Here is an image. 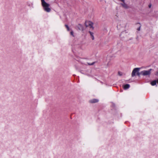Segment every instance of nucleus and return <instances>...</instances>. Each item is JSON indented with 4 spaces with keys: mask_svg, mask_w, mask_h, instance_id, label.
I'll use <instances>...</instances> for the list:
<instances>
[{
    "mask_svg": "<svg viewBox=\"0 0 158 158\" xmlns=\"http://www.w3.org/2000/svg\"><path fill=\"white\" fill-rule=\"evenodd\" d=\"M156 81L157 83V84H158V79Z\"/></svg>",
    "mask_w": 158,
    "mask_h": 158,
    "instance_id": "obj_20",
    "label": "nucleus"
},
{
    "mask_svg": "<svg viewBox=\"0 0 158 158\" xmlns=\"http://www.w3.org/2000/svg\"><path fill=\"white\" fill-rule=\"evenodd\" d=\"M121 5L124 8H128V6L127 4H126L124 2H123V3H121Z\"/></svg>",
    "mask_w": 158,
    "mask_h": 158,
    "instance_id": "obj_6",
    "label": "nucleus"
},
{
    "mask_svg": "<svg viewBox=\"0 0 158 158\" xmlns=\"http://www.w3.org/2000/svg\"><path fill=\"white\" fill-rule=\"evenodd\" d=\"M85 24L86 27H89L91 30L94 29V27L93 26V23L89 21H86L85 22Z\"/></svg>",
    "mask_w": 158,
    "mask_h": 158,
    "instance_id": "obj_3",
    "label": "nucleus"
},
{
    "mask_svg": "<svg viewBox=\"0 0 158 158\" xmlns=\"http://www.w3.org/2000/svg\"><path fill=\"white\" fill-rule=\"evenodd\" d=\"M123 86L124 89H127L130 87V85L129 84H127L123 85Z\"/></svg>",
    "mask_w": 158,
    "mask_h": 158,
    "instance_id": "obj_5",
    "label": "nucleus"
},
{
    "mask_svg": "<svg viewBox=\"0 0 158 158\" xmlns=\"http://www.w3.org/2000/svg\"><path fill=\"white\" fill-rule=\"evenodd\" d=\"M118 74L119 76H121L122 75V72H118Z\"/></svg>",
    "mask_w": 158,
    "mask_h": 158,
    "instance_id": "obj_15",
    "label": "nucleus"
},
{
    "mask_svg": "<svg viewBox=\"0 0 158 158\" xmlns=\"http://www.w3.org/2000/svg\"><path fill=\"white\" fill-rule=\"evenodd\" d=\"M151 6H152V5L151 4H149V5H148V7L149 8H150L151 7Z\"/></svg>",
    "mask_w": 158,
    "mask_h": 158,
    "instance_id": "obj_18",
    "label": "nucleus"
},
{
    "mask_svg": "<svg viewBox=\"0 0 158 158\" xmlns=\"http://www.w3.org/2000/svg\"><path fill=\"white\" fill-rule=\"evenodd\" d=\"M78 27L80 30H83V27L81 25V24H79L78 25Z\"/></svg>",
    "mask_w": 158,
    "mask_h": 158,
    "instance_id": "obj_9",
    "label": "nucleus"
},
{
    "mask_svg": "<svg viewBox=\"0 0 158 158\" xmlns=\"http://www.w3.org/2000/svg\"><path fill=\"white\" fill-rule=\"evenodd\" d=\"M70 34L71 35H72L73 36V37H74V33H73V31H71L70 32Z\"/></svg>",
    "mask_w": 158,
    "mask_h": 158,
    "instance_id": "obj_12",
    "label": "nucleus"
},
{
    "mask_svg": "<svg viewBox=\"0 0 158 158\" xmlns=\"http://www.w3.org/2000/svg\"><path fill=\"white\" fill-rule=\"evenodd\" d=\"M98 100L97 99H93L90 101V102L92 103H94L98 102Z\"/></svg>",
    "mask_w": 158,
    "mask_h": 158,
    "instance_id": "obj_7",
    "label": "nucleus"
},
{
    "mask_svg": "<svg viewBox=\"0 0 158 158\" xmlns=\"http://www.w3.org/2000/svg\"><path fill=\"white\" fill-rule=\"evenodd\" d=\"M95 62H93L91 63H87V64L89 65H93L94 64Z\"/></svg>",
    "mask_w": 158,
    "mask_h": 158,
    "instance_id": "obj_13",
    "label": "nucleus"
},
{
    "mask_svg": "<svg viewBox=\"0 0 158 158\" xmlns=\"http://www.w3.org/2000/svg\"><path fill=\"white\" fill-rule=\"evenodd\" d=\"M65 27L66 28L67 31H70V28L67 25L65 24Z\"/></svg>",
    "mask_w": 158,
    "mask_h": 158,
    "instance_id": "obj_10",
    "label": "nucleus"
},
{
    "mask_svg": "<svg viewBox=\"0 0 158 158\" xmlns=\"http://www.w3.org/2000/svg\"><path fill=\"white\" fill-rule=\"evenodd\" d=\"M155 75H156L158 76V71L156 72Z\"/></svg>",
    "mask_w": 158,
    "mask_h": 158,
    "instance_id": "obj_16",
    "label": "nucleus"
},
{
    "mask_svg": "<svg viewBox=\"0 0 158 158\" xmlns=\"http://www.w3.org/2000/svg\"><path fill=\"white\" fill-rule=\"evenodd\" d=\"M140 68H135L132 71L131 76L132 77L135 76V74L137 73L139 71V70Z\"/></svg>",
    "mask_w": 158,
    "mask_h": 158,
    "instance_id": "obj_4",
    "label": "nucleus"
},
{
    "mask_svg": "<svg viewBox=\"0 0 158 158\" xmlns=\"http://www.w3.org/2000/svg\"><path fill=\"white\" fill-rule=\"evenodd\" d=\"M152 69H150L148 70H143L140 72V74L143 76L150 75L151 73Z\"/></svg>",
    "mask_w": 158,
    "mask_h": 158,
    "instance_id": "obj_2",
    "label": "nucleus"
},
{
    "mask_svg": "<svg viewBox=\"0 0 158 158\" xmlns=\"http://www.w3.org/2000/svg\"><path fill=\"white\" fill-rule=\"evenodd\" d=\"M125 32H124V31H123V32H122L121 33V35H122L124 33H125Z\"/></svg>",
    "mask_w": 158,
    "mask_h": 158,
    "instance_id": "obj_19",
    "label": "nucleus"
},
{
    "mask_svg": "<svg viewBox=\"0 0 158 158\" xmlns=\"http://www.w3.org/2000/svg\"><path fill=\"white\" fill-rule=\"evenodd\" d=\"M137 75L138 76H139L140 75V74H140V73H139L138 72L137 73Z\"/></svg>",
    "mask_w": 158,
    "mask_h": 158,
    "instance_id": "obj_17",
    "label": "nucleus"
},
{
    "mask_svg": "<svg viewBox=\"0 0 158 158\" xmlns=\"http://www.w3.org/2000/svg\"><path fill=\"white\" fill-rule=\"evenodd\" d=\"M156 80H154L152 81L151 83V84L152 85L154 86L156 85Z\"/></svg>",
    "mask_w": 158,
    "mask_h": 158,
    "instance_id": "obj_8",
    "label": "nucleus"
},
{
    "mask_svg": "<svg viewBox=\"0 0 158 158\" xmlns=\"http://www.w3.org/2000/svg\"><path fill=\"white\" fill-rule=\"evenodd\" d=\"M42 5L44 8V10L47 12H49L50 11L51 9L49 7L50 6L49 4L46 3L44 0H41Z\"/></svg>",
    "mask_w": 158,
    "mask_h": 158,
    "instance_id": "obj_1",
    "label": "nucleus"
},
{
    "mask_svg": "<svg viewBox=\"0 0 158 158\" xmlns=\"http://www.w3.org/2000/svg\"><path fill=\"white\" fill-rule=\"evenodd\" d=\"M90 34L92 37V40H94V36L93 35V33L92 32H91L89 31Z\"/></svg>",
    "mask_w": 158,
    "mask_h": 158,
    "instance_id": "obj_11",
    "label": "nucleus"
},
{
    "mask_svg": "<svg viewBox=\"0 0 158 158\" xmlns=\"http://www.w3.org/2000/svg\"><path fill=\"white\" fill-rule=\"evenodd\" d=\"M139 24H140L139 23ZM139 27L137 29V30L138 31H139L140 30V28L141 27V25L140 24H139Z\"/></svg>",
    "mask_w": 158,
    "mask_h": 158,
    "instance_id": "obj_14",
    "label": "nucleus"
}]
</instances>
